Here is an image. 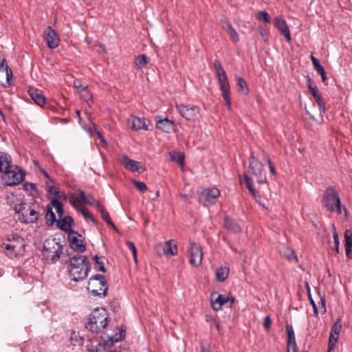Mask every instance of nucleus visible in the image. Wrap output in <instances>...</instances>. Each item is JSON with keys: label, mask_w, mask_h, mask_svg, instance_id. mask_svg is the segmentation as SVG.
I'll use <instances>...</instances> for the list:
<instances>
[{"label": "nucleus", "mask_w": 352, "mask_h": 352, "mask_svg": "<svg viewBox=\"0 0 352 352\" xmlns=\"http://www.w3.org/2000/svg\"><path fill=\"white\" fill-rule=\"evenodd\" d=\"M342 329V320L338 318L331 327V332L335 334H340Z\"/></svg>", "instance_id": "obj_50"}, {"label": "nucleus", "mask_w": 352, "mask_h": 352, "mask_svg": "<svg viewBox=\"0 0 352 352\" xmlns=\"http://www.w3.org/2000/svg\"><path fill=\"white\" fill-rule=\"evenodd\" d=\"M133 183L136 187L137 189H138L141 192H144L147 190V186L146 184L143 182H139L136 181L135 179L133 180Z\"/></svg>", "instance_id": "obj_53"}, {"label": "nucleus", "mask_w": 352, "mask_h": 352, "mask_svg": "<svg viewBox=\"0 0 352 352\" xmlns=\"http://www.w3.org/2000/svg\"><path fill=\"white\" fill-rule=\"evenodd\" d=\"M63 247L60 243H43L42 254L43 259L48 263H54L60 259Z\"/></svg>", "instance_id": "obj_7"}, {"label": "nucleus", "mask_w": 352, "mask_h": 352, "mask_svg": "<svg viewBox=\"0 0 352 352\" xmlns=\"http://www.w3.org/2000/svg\"><path fill=\"white\" fill-rule=\"evenodd\" d=\"M220 192L216 188H205L199 195L198 200L205 205L207 202L214 204L217 198L219 196Z\"/></svg>", "instance_id": "obj_14"}, {"label": "nucleus", "mask_w": 352, "mask_h": 352, "mask_svg": "<svg viewBox=\"0 0 352 352\" xmlns=\"http://www.w3.org/2000/svg\"><path fill=\"white\" fill-rule=\"evenodd\" d=\"M230 269L228 266H221L216 270L217 280L220 282H223L228 277Z\"/></svg>", "instance_id": "obj_29"}, {"label": "nucleus", "mask_w": 352, "mask_h": 352, "mask_svg": "<svg viewBox=\"0 0 352 352\" xmlns=\"http://www.w3.org/2000/svg\"><path fill=\"white\" fill-rule=\"evenodd\" d=\"M71 248L78 253L83 252L86 249V243H69Z\"/></svg>", "instance_id": "obj_47"}, {"label": "nucleus", "mask_w": 352, "mask_h": 352, "mask_svg": "<svg viewBox=\"0 0 352 352\" xmlns=\"http://www.w3.org/2000/svg\"><path fill=\"white\" fill-rule=\"evenodd\" d=\"M339 338V334H335L333 333H330L329 340V346L328 350H332L333 347L336 346L338 340Z\"/></svg>", "instance_id": "obj_46"}, {"label": "nucleus", "mask_w": 352, "mask_h": 352, "mask_svg": "<svg viewBox=\"0 0 352 352\" xmlns=\"http://www.w3.org/2000/svg\"><path fill=\"white\" fill-rule=\"evenodd\" d=\"M313 97L318 105L320 116L321 117H323V116L326 113V102H325V101L323 100V98H321L320 94H318L314 96Z\"/></svg>", "instance_id": "obj_36"}, {"label": "nucleus", "mask_w": 352, "mask_h": 352, "mask_svg": "<svg viewBox=\"0 0 352 352\" xmlns=\"http://www.w3.org/2000/svg\"><path fill=\"white\" fill-rule=\"evenodd\" d=\"M77 192H78V198H79L78 201L79 203L81 200L83 203L89 205L91 203H92L96 199L91 195H90V194L86 195L85 191H83L81 189H78Z\"/></svg>", "instance_id": "obj_31"}, {"label": "nucleus", "mask_w": 352, "mask_h": 352, "mask_svg": "<svg viewBox=\"0 0 352 352\" xmlns=\"http://www.w3.org/2000/svg\"><path fill=\"white\" fill-rule=\"evenodd\" d=\"M7 239L9 242H10L12 241H16V242H19L21 237L17 234H14L11 236H9ZM21 241H23L22 239H21Z\"/></svg>", "instance_id": "obj_64"}, {"label": "nucleus", "mask_w": 352, "mask_h": 352, "mask_svg": "<svg viewBox=\"0 0 352 352\" xmlns=\"http://www.w3.org/2000/svg\"><path fill=\"white\" fill-rule=\"evenodd\" d=\"M274 25L285 36L287 41L290 43L292 41L291 33L286 21L280 16H278L274 19Z\"/></svg>", "instance_id": "obj_18"}, {"label": "nucleus", "mask_w": 352, "mask_h": 352, "mask_svg": "<svg viewBox=\"0 0 352 352\" xmlns=\"http://www.w3.org/2000/svg\"><path fill=\"white\" fill-rule=\"evenodd\" d=\"M307 85L312 96L319 94L318 88L316 87V86H313L311 80L309 76H307Z\"/></svg>", "instance_id": "obj_51"}, {"label": "nucleus", "mask_w": 352, "mask_h": 352, "mask_svg": "<svg viewBox=\"0 0 352 352\" xmlns=\"http://www.w3.org/2000/svg\"><path fill=\"white\" fill-rule=\"evenodd\" d=\"M156 122V128L164 133H170L171 132L176 133L178 130L176 124L167 118H162L160 116L155 118Z\"/></svg>", "instance_id": "obj_12"}, {"label": "nucleus", "mask_w": 352, "mask_h": 352, "mask_svg": "<svg viewBox=\"0 0 352 352\" xmlns=\"http://www.w3.org/2000/svg\"><path fill=\"white\" fill-rule=\"evenodd\" d=\"M80 94L82 99L87 102L91 100L93 98L92 94L87 86L86 87H82V89L80 91Z\"/></svg>", "instance_id": "obj_39"}, {"label": "nucleus", "mask_w": 352, "mask_h": 352, "mask_svg": "<svg viewBox=\"0 0 352 352\" xmlns=\"http://www.w3.org/2000/svg\"><path fill=\"white\" fill-rule=\"evenodd\" d=\"M108 315L104 309H95L91 314L86 328L93 333H99L108 324Z\"/></svg>", "instance_id": "obj_4"}, {"label": "nucleus", "mask_w": 352, "mask_h": 352, "mask_svg": "<svg viewBox=\"0 0 352 352\" xmlns=\"http://www.w3.org/2000/svg\"><path fill=\"white\" fill-rule=\"evenodd\" d=\"M263 156H264L265 159L266 160L267 163L269 166L270 173L272 175H275L276 174V171L275 167H274L272 162L271 161L269 155L265 151H263Z\"/></svg>", "instance_id": "obj_48"}, {"label": "nucleus", "mask_w": 352, "mask_h": 352, "mask_svg": "<svg viewBox=\"0 0 352 352\" xmlns=\"http://www.w3.org/2000/svg\"><path fill=\"white\" fill-rule=\"evenodd\" d=\"M12 168V157L6 152L0 151V172L4 173Z\"/></svg>", "instance_id": "obj_23"}, {"label": "nucleus", "mask_w": 352, "mask_h": 352, "mask_svg": "<svg viewBox=\"0 0 352 352\" xmlns=\"http://www.w3.org/2000/svg\"><path fill=\"white\" fill-rule=\"evenodd\" d=\"M236 84L239 87V91L243 92L244 94H248V87L245 80L242 77H238L236 78Z\"/></svg>", "instance_id": "obj_38"}, {"label": "nucleus", "mask_w": 352, "mask_h": 352, "mask_svg": "<svg viewBox=\"0 0 352 352\" xmlns=\"http://www.w3.org/2000/svg\"><path fill=\"white\" fill-rule=\"evenodd\" d=\"M344 242L350 243L352 242V232L349 230H346L344 232Z\"/></svg>", "instance_id": "obj_57"}, {"label": "nucleus", "mask_w": 352, "mask_h": 352, "mask_svg": "<svg viewBox=\"0 0 352 352\" xmlns=\"http://www.w3.org/2000/svg\"><path fill=\"white\" fill-rule=\"evenodd\" d=\"M95 208L98 211H100L104 206L96 199L89 204Z\"/></svg>", "instance_id": "obj_61"}, {"label": "nucleus", "mask_w": 352, "mask_h": 352, "mask_svg": "<svg viewBox=\"0 0 352 352\" xmlns=\"http://www.w3.org/2000/svg\"><path fill=\"white\" fill-rule=\"evenodd\" d=\"M3 70L6 74V82L8 85H11V80L13 78L12 71L11 68L8 65L6 59L5 58H0V71Z\"/></svg>", "instance_id": "obj_27"}, {"label": "nucleus", "mask_w": 352, "mask_h": 352, "mask_svg": "<svg viewBox=\"0 0 352 352\" xmlns=\"http://www.w3.org/2000/svg\"><path fill=\"white\" fill-rule=\"evenodd\" d=\"M319 303L320 304L321 313L322 314H324L326 312L325 298H324V296H321L320 297V302Z\"/></svg>", "instance_id": "obj_62"}, {"label": "nucleus", "mask_w": 352, "mask_h": 352, "mask_svg": "<svg viewBox=\"0 0 352 352\" xmlns=\"http://www.w3.org/2000/svg\"><path fill=\"white\" fill-rule=\"evenodd\" d=\"M54 197H52L51 201V204L53 207L55 208H58L59 206H62L63 204L60 201H59V199L61 198V195L60 194L59 191L55 190L54 192Z\"/></svg>", "instance_id": "obj_43"}, {"label": "nucleus", "mask_w": 352, "mask_h": 352, "mask_svg": "<svg viewBox=\"0 0 352 352\" xmlns=\"http://www.w3.org/2000/svg\"><path fill=\"white\" fill-rule=\"evenodd\" d=\"M95 208L98 211H100L104 206L96 199L89 204Z\"/></svg>", "instance_id": "obj_59"}, {"label": "nucleus", "mask_w": 352, "mask_h": 352, "mask_svg": "<svg viewBox=\"0 0 352 352\" xmlns=\"http://www.w3.org/2000/svg\"><path fill=\"white\" fill-rule=\"evenodd\" d=\"M256 19L259 21H262L265 23H268L270 21V17L268 14V13L265 11H259L256 14Z\"/></svg>", "instance_id": "obj_45"}, {"label": "nucleus", "mask_w": 352, "mask_h": 352, "mask_svg": "<svg viewBox=\"0 0 352 352\" xmlns=\"http://www.w3.org/2000/svg\"><path fill=\"white\" fill-rule=\"evenodd\" d=\"M28 94L36 104L43 107L45 104L46 98L42 90L31 87L28 90Z\"/></svg>", "instance_id": "obj_21"}, {"label": "nucleus", "mask_w": 352, "mask_h": 352, "mask_svg": "<svg viewBox=\"0 0 352 352\" xmlns=\"http://www.w3.org/2000/svg\"><path fill=\"white\" fill-rule=\"evenodd\" d=\"M98 212L100 213L103 220L105 221L108 225L115 228V226L110 218L109 214L108 211L104 208V207Z\"/></svg>", "instance_id": "obj_42"}, {"label": "nucleus", "mask_w": 352, "mask_h": 352, "mask_svg": "<svg viewBox=\"0 0 352 352\" xmlns=\"http://www.w3.org/2000/svg\"><path fill=\"white\" fill-rule=\"evenodd\" d=\"M280 252L281 255L289 261H294L295 263L298 262L297 256L292 249H290L287 246H284L280 249Z\"/></svg>", "instance_id": "obj_30"}, {"label": "nucleus", "mask_w": 352, "mask_h": 352, "mask_svg": "<svg viewBox=\"0 0 352 352\" xmlns=\"http://www.w3.org/2000/svg\"><path fill=\"white\" fill-rule=\"evenodd\" d=\"M120 163L124 168L131 172L142 173L146 170V168L141 162L130 159L126 155L122 156Z\"/></svg>", "instance_id": "obj_13"}, {"label": "nucleus", "mask_w": 352, "mask_h": 352, "mask_svg": "<svg viewBox=\"0 0 352 352\" xmlns=\"http://www.w3.org/2000/svg\"><path fill=\"white\" fill-rule=\"evenodd\" d=\"M128 245L129 249L132 252L133 259L135 262L138 263V258H137V249L135 246V243H126Z\"/></svg>", "instance_id": "obj_54"}, {"label": "nucleus", "mask_w": 352, "mask_h": 352, "mask_svg": "<svg viewBox=\"0 0 352 352\" xmlns=\"http://www.w3.org/2000/svg\"><path fill=\"white\" fill-rule=\"evenodd\" d=\"M87 289L96 296L105 297L107 295L108 285L103 275L92 276L88 281Z\"/></svg>", "instance_id": "obj_5"}, {"label": "nucleus", "mask_w": 352, "mask_h": 352, "mask_svg": "<svg viewBox=\"0 0 352 352\" xmlns=\"http://www.w3.org/2000/svg\"><path fill=\"white\" fill-rule=\"evenodd\" d=\"M346 255L349 258L352 259V243H345Z\"/></svg>", "instance_id": "obj_56"}, {"label": "nucleus", "mask_w": 352, "mask_h": 352, "mask_svg": "<svg viewBox=\"0 0 352 352\" xmlns=\"http://www.w3.org/2000/svg\"><path fill=\"white\" fill-rule=\"evenodd\" d=\"M25 247L24 243H3L2 245L6 255L10 258L22 255L25 252Z\"/></svg>", "instance_id": "obj_15"}, {"label": "nucleus", "mask_w": 352, "mask_h": 352, "mask_svg": "<svg viewBox=\"0 0 352 352\" xmlns=\"http://www.w3.org/2000/svg\"><path fill=\"white\" fill-rule=\"evenodd\" d=\"M287 334V351L297 352L298 347L295 338V333L292 324H287L285 326Z\"/></svg>", "instance_id": "obj_19"}, {"label": "nucleus", "mask_w": 352, "mask_h": 352, "mask_svg": "<svg viewBox=\"0 0 352 352\" xmlns=\"http://www.w3.org/2000/svg\"><path fill=\"white\" fill-rule=\"evenodd\" d=\"M214 68L218 78L220 91L226 105L228 109H231L230 85L226 73L219 60H214Z\"/></svg>", "instance_id": "obj_3"}, {"label": "nucleus", "mask_w": 352, "mask_h": 352, "mask_svg": "<svg viewBox=\"0 0 352 352\" xmlns=\"http://www.w3.org/2000/svg\"><path fill=\"white\" fill-rule=\"evenodd\" d=\"M94 267L102 272H106V269L104 267V261L106 258L104 256H99L98 255H95L94 257Z\"/></svg>", "instance_id": "obj_33"}, {"label": "nucleus", "mask_w": 352, "mask_h": 352, "mask_svg": "<svg viewBox=\"0 0 352 352\" xmlns=\"http://www.w3.org/2000/svg\"><path fill=\"white\" fill-rule=\"evenodd\" d=\"M189 252V263L195 267H199L202 261L203 252L199 243H191Z\"/></svg>", "instance_id": "obj_11"}, {"label": "nucleus", "mask_w": 352, "mask_h": 352, "mask_svg": "<svg viewBox=\"0 0 352 352\" xmlns=\"http://www.w3.org/2000/svg\"><path fill=\"white\" fill-rule=\"evenodd\" d=\"M243 179H244V182H245V184L246 185V187L249 190L250 192L253 196H255L256 195V190L254 188L253 184H252V182L251 181V178L249 176H248V175L246 173H244L243 174Z\"/></svg>", "instance_id": "obj_40"}, {"label": "nucleus", "mask_w": 352, "mask_h": 352, "mask_svg": "<svg viewBox=\"0 0 352 352\" xmlns=\"http://www.w3.org/2000/svg\"><path fill=\"white\" fill-rule=\"evenodd\" d=\"M90 269L91 264L87 256L77 254L70 258L68 271L73 280L78 282L86 278Z\"/></svg>", "instance_id": "obj_2"}, {"label": "nucleus", "mask_w": 352, "mask_h": 352, "mask_svg": "<svg viewBox=\"0 0 352 352\" xmlns=\"http://www.w3.org/2000/svg\"><path fill=\"white\" fill-rule=\"evenodd\" d=\"M175 107L180 116L188 121L195 122L201 117L200 108L196 105L176 104Z\"/></svg>", "instance_id": "obj_8"}, {"label": "nucleus", "mask_w": 352, "mask_h": 352, "mask_svg": "<svg viewBox=\"0 0 352 352\" xmlns=\"http://www.w3.org/2000/svg\"><path fill=\"white\" fill-rule=\"evenodd\" d=\"M3 173V178L8 186L19 184L23 181L25 177L23 170L18 166L13 165L12 168L6 170Z\"/></svg>", "instance_id": "obj_10"}, {"label": "nucleus", "mask_w": 352, "mask_h": 352, "mask_svg": "<svg viewBox=\"0 0 352 352\" xmlns=\"http://www.w3.org/2000/svg\"><path fill=\"white\" fill-rule=\"evenodd\" d=\"M249 169L251 173L256 177V182L258 184L267 183V179L263 170V165L254 157L252 153L249 158Z\"/></svg>", "instance_id": "obj_9"}, {"label": "nucleus", "mask_w": 352, "mask_h": 352, "mask_svg": "<svg viewBox=\"0 0 352 352\" xmlns=\"http://www.w3.org/2000/svg\"><path fill=\"white\" fill-rule=\"evenodd\" d=\"M228 33L229 34L230 38L234 43H236L239 41V38L238 34L232 26H228Z\"/></svg>", "instance_id": "obj_49"}, {"label": "nucleus", "mask_w": 352, "mask_h": 352, "mask_svg": "<svg viewBox=\"0 0 352 352\" xmlns=\"http://www.w3.org/2000/svg\"><path fill=\"white\" fill-rule=\"evenodd\" d=\"M263 327L266 330H269L272 325V320L270 316H266L263 320Z\"/></svg>", "instance_id": "obj_55"}, {"label": "nucleus", "mask_w": 352, "mask_h": 352, "mask_svg": "<svg viewBox=\"0 0 352 352\" xmlns=\"http://www.w3.org/2000/svg\"><path fill=\"white\" fill-rule=\"evenodd\" d=\"M323 206L330 212L342 213L341 201L338 193L333 187L327 188L322 199Z\"/></svg>", "instance_id": "obj_6"}, {"label": "nucleus", "mask_w": 352, "mask_h": 352, "mask_svg": "<svg viewBox=\"0 0 352 352\" xmlns=\"http://www.w3.org/2000/svg\"><path fill=\"white\" fill-rule=\"evenodd\" d=\"M313 97L318 105L320 116L321 117H323V116L326 113V102H325V101L323 100V98H321L320 94H318L314 96Z\"/></svg>", "instance_id": "obj_35"}, {"label": "nucleus", "mask_w": 352, "mask_h": 352, "mask_svg": "<svg viewBox=\"0 0 352 352\" xmlns=\"http://www.w3.org/2000/svg\"><path fill=\"white\" fill-rule=\"evenodd\" d=\"M23 189L26 191L30 192V194L34 196L37 193V188L34 184L25 182L23 184Z\"/></svg>", "instance_id": "obj_44"}, {"label": "nucleus", "mask_w": 352, "mask_h": 352, "mask_svg": "<svg viewBox=\"0 0 352 352\" xmlns=\"http://www.w3.org/2000/svg\"><path fill=\"white\" fill-rule=\"evenodd\" d=\"M224 226L228 231L232 233H238L241 230L240 226L228 217H225Z\"/></svg>", "instance_id": "obj_26"}, {"label": "nucleus", "mask_w": 352, "mask_h": 352, "mask_svg": "<svg viewBox=\"0 0 352 352\" xmlns=\"http://www.w3.org/2000/svg\"><path fill=\"white\" fill-rule=\"evenodd\" d=\"M173 161L177 162L179 164H183L184 162V155L182 153L173 151L170 153Z\"/></svg>", "instance_id": "obj_41"}, {"label": "nucleus", "mask_w": 352, "mask_h": 352, "mask_svg": "<svg viewBox=\"0 0 352 352\" xmlns=\"http://www.w3.org/2000/svg\"><path fill=\"white\" fill-rule=\"evenodd\" d=\"M95 208L98 211H100L104 206L96 199L89 204Z\"/></svg>", "instance_id": "obj_60"}, {"label": "nucleus", "mask_w": 352, "mask_h": 352, "mask_svg": "<svg viewBox=\"0 0 352 352\" xmlns=\"http://www.w3.org/2000/svg\"><path fill=\"white\" fill-rule=\"evenodd\" d=\"M41 208L38 202L31 199L16 204L14 210L19 215V220L26 224L36 223L40 217Z\"/></svg>", "instance_id": "obj_1"}, {"label": "nucleus", "mask_w": 352, "mask_h": 352, "mask_svg": "<svg viewBox=\"0 0 352 352\" xmlns=\"http://www.w3.org/2000/svg\"><path fill=\"white\" fill-rule=\"evenodd\" d=\"M44 37L47 46L51 49L56 48L59 45L60 38L58 34L51 26H47L44 31Z\"/></svg>", "instance_id": "obj_17"}, {"label": "nucleus", "mask_w": 352, "mask_h": 352, "mask_svg": "<svg viewBox=\"0 0 352 352\" xmlns=\"http://www.w3.org/2000/svg\"><path fill=\"white\" fill-rule=\"evenodd\" d=\"M74 223V220L72 217L66 216L64 218L59 219L56 221L57 228L65 232H68L72 228V225Z\"/></svg>", "instance_id": "obj_25"}, {"label": "nucleus", "mask_w": 352, "mask_h": 352, "mask_svg": "<svg viewBox=\"0 0 352 352\" xmlns=\"http://www.w3.org/2000/svg\"><path fill=\"white\" fill-rule=\"evenodd\" d=\"M228 302V298L219 294L215 300L211 302V306L214 311L221 309V307Z\"/></svg>", "instance_id": "obj_28"}, {"label": "nucleus", "mask_w": 352, "mask_h": 352, "mask_svg": "<svg viewBox=\"0 0 352 352\" xmlns=\"http://www.w3.org/2000/svg\"><path fill=\"white\" fill-rule=\"evenodd\" d=\"M313 97L318 105L320 116L321 117H323V116L326 113V102H325V101L323 100V98H321L320 94H318L314 96Z\"/></svg>", "instance_id": "obj_34"}, {"label": "nucleus", "mask_w": 352, "mask_h": 352, "mask_svg": "<svg viewBox=\"0 0 352 352\" xmlns=\"http://www.w3.org/2000/svg\"><path fill=\"white\" fill-rule=\"evenodd\" d=\"M128 124L130 128L135 131H139L141 129L146 131L151 130L148 128V126L146 124L144 118H141L137 116H132L130 119H129Z\"/></svg>", "instance_id": "obj_20"}, {"label": "nucleus", "mask_w": 352, "mask_h": 352, "mask_svg": "<svg viewBox=\"0 0 352 352\" xmlns=\"http://www.w3.org/2000/svg\"><path fill=\"white\" fill-rule=\"evenodd\" d=\"M154 250L160 256H173L177 253V247L175 243H157Z\"/></svg>", "instance_id": "obj_16"}, {"label": "nucleus", "mask_w": 352, "mask_h": 352, "mask_svg": "<svg viewBox=\"0 0 352 352\" xmlns=\"http://www.w3.org/2000/svg\"><path fill=\"white\" fill-rule=\"evenodd\" d=\"M149 62V58L145 55L142 54L135 58L134 64L138 69L145 67Z\"/></svg>", "instance_id": "obj_32"}, {"label": "nucleus", "mask_w": 352, "mask_h": 352, "mask_svg": "<svg viewBox=\"0 0 352 352\" xmlns=\"http://www.w3.org/2000/svg\"><path fill=\"white\" fill-rule=\"evenodd\" d=\"M68 232V241L69 242H82V240L78 239L77 232H74V230H70Z\"/></svg>", "instance_id": "obj_52"}, {"label": "nucleus", "mask_w": 352, "mask_h": 352, "mask_svg": "<svg viewBox=\"0 0 352 352\" xmlns=\"http://www.w3.org/2000/svg\"><path fill=\"white\" fill-rule=\"evenodd\" d=\"M73 207L79 212H80L82 216L86 219H89L91 221H92L94 223L96 224L97 221L96 219L93 217V215L89 212L88 210L82 208L79 203L77 202L76 200L70 201Z\"/></svg>", "instance_id": "obj_24"}, {"label": "nucleus", "mask_w": 352, "mask_h": 352, "mask_svg": "<svg viewBox=\"0 0 352 352\" xmlns=\"http://www.w3.org/2000/svg\"><path fill=\"white\" fill-rule=\"evenodd\" d=\"M46 223L48 226H52L56 222V218L54 212L52 211V207L50 205L47 206V214L45 215Z\"/></svg>", "instance_id": "obj_37"}, {"label": "nucleus", "mask_w": 352, "mask_h": 352, "mask_svg": "<svg viewBox=\"0 0 352 352\" xmlns=\"http://www.w3.org/2000/svg\"><path fill=\"white\" fill-rule=\"evenodd\" d=\"M74 86L75 88L80 89V91L82 89V87H87V85H83L82 81L79 79H75L74 80Z\"/></svg>", "instance_id": "obj_58"}, {"label": "nucleus", "mask_w": 352, "mask_h": 352, "mask_svg": "<svg viewBox=\"0 0 352 352\" xmlns=\"http://www.w3.org/2000/svg\"><path fill=\"white\" fill-rule=\"evenodd\" d=\"M124 338V335H123L122 333H120L118 337L117 335L113 338L109 337V340L104 341V343H98L92 350V352H105L106 346H109L112 345L114 342L122 340Z\"/></svg>", "instance_id": "obj_22"}, {"label": "nucleus", "mask_w": 352, "mask_h": 352, "mask_svg": "<svg viewBox=\"0 0 352 352\" xmlns=\"http://www.w3.org/2000/svg\"><path fill=\"white\" fill-rule=\"evenodd\" d=\"M309 300L310 301L311 305L313 307L314 314H318V307H317L316 304L314 302V299L312 298L311 294H309Z\"/></svg>", "instance_id": "obj_63"}]
</instances>
